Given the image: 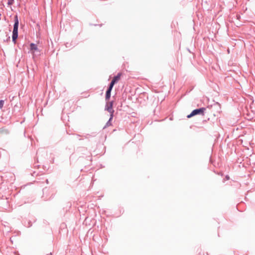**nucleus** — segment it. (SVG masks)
<instances>
[{
	"label": "nucleus",
	"mask_w": 255,
	"mask_h": 255,
	"mask_svg": "<svg viewBox=\"0 0 255 255\" xmlns=\"http://www.w3.org/2000/svg\"><path fill=\"white\" fill-rule=\"evenodd\" d=\"M121 75L122 74L121 73H118L116 76L114 77L110 85H112L113 87L115 84L120 80Z\"/></svg>",
	"instance_id": "nucleus-4"
},
{
	"label": "nucleus",
	"mask_w": 255,
	"mask_h": 255,
	"mask_svg": "<svg viewBox=\"0 0 255 255\" xmlns=\"http://www.w3.org/2000/svg\"><path fill=\"white\" fill-rule=\"evenodd\" d=\"M4 132L5 133H7L8 131L7 130L4 129H0V135Z\"/></svg>",
	"instance_id": "nucleus-7"
},
{
	"label": "nucleus",
	"mask_w": 255,
	"mask_h": 255,
	"mask_svg": "<svg viewBox=\"0 0 255 255\" xmlns=\"http://www.w3.org/2000/svg\"><path fill=\"white\" fill-rule=\"evenodd\" d=\"M30 50L32 54H34L35 51L38 50L37 45L34 43H31L30 44Z\"/></svg>",
	"instance_id": "nucleus-6"
},
{
	"label": "nucleus",
	"mask_w": 255,
	"mask_h": 255,
	"mask_svg": "<svg viewBox=\"0 0 255 255\" xmlns=\"http://www.w3.org/2000/svg\"><path fill=\"white\" fill-rule=\"evenodd\" d=\"M112 107H113V102H112L109 103L107 105V108H106V109H107V110L109 113H110L111 114V118H110L109 122L107 123V125L110 124V125H111V124L110 123V121L113 118V111H114L113 110Z\"/></svg>",
	"instance_id": "nucleus-3"
},
{
	"label": "nucleus",
	"mask_w": 255,
	"mask_h": 255,
	"mask_svg": "<svg viewBox=\"0 0 255 255\" xmlns=\"http://www.w3.org/2000/svg\"><path fill=\"white\" fill-rule=\"evenodd\" d=\"M18 20L17 16L16 15L14 17V24L13 26V29L12 32V40L14 42L18 36Z\"/></svg>",
	"instance_id": "nucleus-1"
},
{
	"label": "nucleus",
	"mask_w": 255,
	"mask_h": 255,
	"mask_svg": "<svg viewBox=\"0 0 255 255\" xmlns=\"http://www.w3.org/2000/svg\"><path fill=\"white\" fill-rule=\"evenodd\" d=\"M4 104V101L3 100H0V109H1L3 107Z\"/></svg>",
	"instance_id": "nucleus-8"
},
{
	"label": "nucleus",
	"mask_w": 255,
	"mask_h": 255,
	"mask_svg": "<svg viewBox=\"0 0 255 255\" xmlns=\"http://www.w3.org/2000/svg\"><path fill=\"white\" fill-rule=\"evenodd\" d=\"M205 110L206 109L204 108L194 110L191 112V113L190 115L187 116V118H190L198 114L203 115L204 112Z\"/></svg>",
	"instance_id": "nucleus-2"
},
{
	"label": "nucleus",
	"mask_w": 255,
	"mask_h": 255,
	"mask_svg": "<svg viewBox=\"0 0 255 255\" xmlns=\"http://www.w3.org/2000/svg\"><path fill=\"white\" fill-rule=\"evenodd\" d=\"M47 255H52V254H51V253H50L48 254Z\"/></svg>",
	"instance_id": "nucleus-9"
},
{
	"label": "nucleus",
	"mask_w": 255,
	"mask_h": 255,
	"mask_svg": "<svg viewBox=\"0 0 255 255\" xmlns=\"http://www.w3.org/2000/svg\"><path fill=\"white\" fill-rule=\"evenodd\" d=\"M113 88V87H112V85L109 86V87L106 92V100H109V99L111 97V92Z\"/></svg>",
	"instance_id": "nucleus-5"
}]
</instances>
